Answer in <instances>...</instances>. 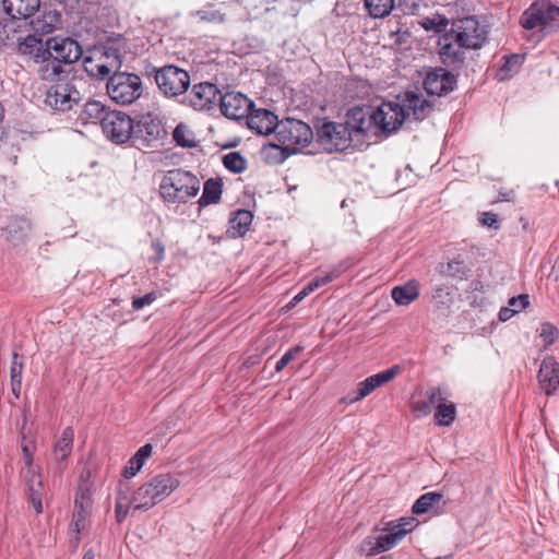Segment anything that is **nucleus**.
Masks as SVG:
<instances>
[{
  "label": "nucleus",
  "mask_w": 559,
  "mask_h": 559,
  "mask_svg": "<svg viewBox=\"0 0 559 559\" xmlns=\"http://www.w3.org/2000/svg\"><path fill=\"white\" fill-rule=\"evenodd\" d=\"M153 451V447L150 443L142 445L135 454L128 461V464L124 466L122 471V476L124 478H131L136 475L138 472L141 471L145 461L151 456Z\"/></svg>",
  "instance_id": "nucleus-34"
},
{
  "label": "nucleus",
  "mask_w": 559,
  "mask_h": 559,
  "mask_svg": "<svg viewBox=\"0 0 559 559\" xmlns=\"http://www.w3.org/2000/svg\"><path fill=\"white\" fill-rule=\"evenodd\" d=\"M456 417V407L454 403H447L441 401L436 408L435 420L439 426H450Z\"/></svg>",
  "instance_id": "nucleus-40"
},
{
  "label": "nucleus",
  "mask_w": 559,
  "mask_h": 559,
  "mask_svg": "<svg viewBox=\"0 0 559 559\" xmlns=\"http://www.w3.org/2000/svg\"><path fill=\"white\" fill-rule=\"evenodd\" d=\"M449 32L456 43L474 50L480 49L488 37L487 27L481 25L475 16L453 20Z\"/></svg>",
  "instance_id": "nucleus-5"
},
{
  "label": "nucleus",
  "mask_w": 559,
  "mask_h": 559,
  "mask_svg": "<svg viewBox=\"0 0 559 559\" xmlns=\"http://www.w3.org/2000/svg\"><path fill=\"white\" fill-rule=\"evenodd\" d=\"M201 182L190 171L176 168L168 170L162 178L158 191L167 204H183L197 197Z\"/></svg>",
  "instance_id": "nucleus-2"
},
{
  "label": "nucleus",
  "mask_w": 559,
  "mask_h": 559,
  "mask_svg": "<svg viewBox=\"0 0 559 559\" xmlns=\"http://www.w3.org/2000/svg\"><path fill=\"white\" fill-rule=\"evenodd\" d=\"M16 52L21 56H28L34 59L35 62H39V59L49 57V49H47V41L43 44L41 38L36 35H27L24 37L17 36L16 40Z\"/></svg>",
  "instance_id": "nucleus-24"
},
{
  "label": "nucleus",
  "mask_w": 559,
  "mask_h": 559,
  "mask_svg": "<svg viewBox=\"0 0 559 559\" xmlns=\"http://www.w3.org/2000/svg\"><path fill=\"white\" fill-rule=\"evenodd\" d=\"M49 57L57 59L63 64H71L79 61L83 56L81 45L70 37H51L47 40Z\"/></svg>",
  "instance_id": "nucleus-13"
},
{
  "label": "nucleus",
  "mask_w": 559,
  "mask_h": 559,
  "mask_svg": "<svg viewBox=\"0 0 559 559\" xmlns=\"http://www.w3.org/2000/svg\"><path fill=\"white\" fill-rule=\"evenodd\" d=\"M109 111L110 110L107 109L103 103L98 100H88L84 104L79 118L84 124L99 123L102 126L103 118H105Z\"/></svg>",
  "instance_id": "nucleus-32"
},
{
  "label": "nucleus",
  "mask_w": 559,
  "mask_h": 559,
  "mask_svg": "<svg viewBox=\"0 0 559 559\" xmlns=\"http://www.w3.org/2000/svg\"><path fill=\"white\" fill-rule=\"evenodd\" d=\"M557 23H559V7L549 0L533 2L520 20V24L525 29H552Z\"/></svg>",
  "instance_id": "nucleus-6"
},
{
  "label": "nucleus",
  "mask_w": 559,
  "mask_h": 559,
  "mask_svg": "<svg viewBox=\"0 0 559 559\" xmlns=\"http://www.w3.org/2000/svg\"><path fill=\"white\" fill-rule=\"evenodd\" d=\"M399 5L402 8L404 13L413 14L416 10H418L420 5V0H397Z\"/></svg>",
  "instance_id": "nucleus-58"
},
{
  "label": "nucleus",
  "mask_w": 559,
  "mask_h": 559,
  "mask_svg": "<svg viewBox=\"0 0 559 559\" xmlns=\"http://www.w3.org/2000/svg\"><path fill=\"white\" fill-rule=\"evenodd\" d=\"M391 296L399 306H408L419 296V283L416 280H411L405 285L395 286Z\"/></svg>",
  "instance_id": "nucleus-33"
},
{
  "label": "nucleus",
  "mask_w": 559,
  "mask_h": 559,
  "mask_svg": "<svg viewBox=\"0 0 559 559\" xmlns=\"http://www.w3.org/2000/svg\"><path fill=\"white\" fill-rule=\"evenodd\" d=\"M447 400V392L440 386H431L413 395L411 408L415 417L421 418L436 409L441 401Z\"/></svg>",
  "instance_id": "nucleus-16"
},
{
  "label": "nucleus",
  "mask_w": 559,
  "mask_h": 559,
  "mask_svg": "<svg viewBox=\"0 0 559 559\" xmlns=\"http://www.w3.org/2000/svg\"><path fill=\"white\" fill-rule=\"evenodd\" d=\"M152 249L156 253V257L154 258L155 262H160L164 259L165 248L164 245L158 240L152 241Z\"/></svg>",
  "instance_id": "nucleus-61"
},
{
  "label": "nucleus",
  "mask_w": 559,
  "mask_h": 559,
  "mask_svg": "<svg viewBox=\"0 0 559 559\" xmlns=\"http://www.w3.org/2000/svg\"><path fill=\"white\" fill-rule=\"evenodd\" d=\"M345 123L352 132L353 138L376 134L373 114L371 108L354 107L346 114Z\"/></svg>",
  "instance_id": "nucleus-17"
},
{
  "label": "nucleus",
  "mask_w": 559,
  "mask_h": 559,
  "mask_svg": "<svg viewBox=\"0 0 559 559\" xmlns=\"http://www.w3.org/2000/svg\"><path fill=\"white\" fill-rule=\"evenodd\" d=\"M456 84L455 76L445 69L430 70L425 80L424 87L430 95L442 96L453 91Z\"/></svg>",
  "instance_id": "nucleus-20"
},
{
  "label": "nucleus",
  "mask_w": 559,
  "mask_h": 559,
  "mask_svg": "<svg viewBox=\"0 0 559 559\" xmlns=\"http://www.w3.org/2000/svg\"><path fill=\"white\" fill-rule=\"evenodd\" d=\"M506 62L501 67V71H513L515 67L520 63V56L512 55L510 57H504Z\"/></svg>",
  "instance_id": "nucleus-60"
},
{
  "label": "nucleus",
  "mask_w": 559,
  "mask_h": 559,
  "mask_svg": "<svg viewBox=\"0 0 559 559\" xmlns=\"http://www.w3.org/2000/svg\"><path fill=\"white\" fill-rule=\"evenodd\" d=\"M442 498V493L435 491L424 493L414 502L412 512L417 515L424 514L439 503Z\"/></svg>",
  "instance_id": "nucleus-39"
},
{
  "label": "nucleus",
  "mask_w": 559,
  "mask_h": 559,
  "mask_svg": "<svg viewBox=\"0 0 559 559\" xmlns=\"http://www.w3.org/2000/svg\"><path fill=\"white\" fill-rule=\"evenodd\" d=\"M73 440L74 430L72 427H66L53 445V461L59 471H62L66 467V461L72 452Z\"/></svg>",
  "instance_id": "nucleus-28"
},
{
  "label": "nucleus",
  "mask_w": 559,
  "mask_h": 559,
  "mask_svg": "<svg viewBox=\"0 0 559 559\" xmlns=\"http://www.w3.org/2000/svg\"><path fill=\"white\" fill-rule=\"evenodd\" d=\"M90 511L83 510L81 508H75L73 511L72 522L70 525V531L72 534H74L75 542L80 540V534L85 528V521L88 516Z\"/></svg>",
  "instance_id": "nucleus-45"
},
{
  "label": "nucleus",
  "mask_w": 559,
  "mask_h": 559,
  "mask_svg": "<svg viewBox=\"0 0 559 559\" xmlns=\"http://www.w3.org/2000/svg\"><path fill=\"white\" fill-rule=\"evenodd\" d=\"M253 106L254 103L240 92H227L219 98L222 114L234 120L247 118Z\"/></svg>",
  "instance_id": "nucleus-15"
},
{
  "label": "nucleus",
  "mask_w": 559,
  "mask_h": 559,
  "mask_svg": "<svg viewBox=\"0 0 559 559\" xmlns=\"http://www.w3.org/2000/svg\"><path fill=\"white\" fill-rule=\"evenodd\" d=\"M480 221H481V224L487 227L495 228V229H497L499 227L498 226V215L492 212L483 213Z\"/></svg>",
  "instance_id": "nucleus-59"
},
{
  "label": "nucleus",
  "mask_w": 559,
  "mask_h": 559,
  "mask_svg": "<svg viewBox=\"0 0 559 559\" xmlns=\"http://www.w3.org/2000/svg\"><path fill=\"white\" fill-rule=\"evenodd\" d=\"M318 142L329 151H345L354 141L346 123L324 122L317 132Z\"/></svg>",
  "instance_id": "nucleus-10"
},
{
  "label": "nucleus",
  "mask_w": 559,
  "mask_h": 559,
  "mask_svg": "<svg viewBox=\"0 0 559 559\" xmlns=\"http://www.w3.org/2000/svg\"><path fill=\"white\" fill-rule=\"evenodd\" d=\"M180 480L170 473L153 476L141 485L133 493V509L146 511L169 497Z\"/></svg>",
  "instance_id": "nucleus-3"
},
{
  "label": "nucleus",
  "mask_w": 559,
  "mask_h": 559,
  "mask_svg": "<svg viewBox=\"0 0 559 559\" xmlns=\"http://www.w3.org/2000/svg\"><path fill=\"white\" fill-rule=\"evenodd\" d=\"M516 313V310L507 307H502L499 311V320L508 321Z\"/></svg>",
  "instance_id": "nucleus-62"
},
{
  "label": "nucleus",
  "mask_w": 559,
  "mask_h": 559,
  "mask_svg": "<svg viewBox=\"0 0 559 559\" xmlns=\"http://www.w3.org/2000/svg\"><path fill=\"white\" fill-rule=\"evenodd\" d=\"M419 24L427 32L445 33L447 26L449 25V20L444 15L436 13L431 16L423 17Z\"/></svg>",
  "instance_id": "nucleus-43"
},
{
  "label": "nucleus",
  "mask_w": 559,
  "mask_h": 559,
  "mask_svg": "<svg viewBox=\"0 0 559 559\" xmlns=\"http://www.w3.org/2000/svg\"><path fill=\"white\" fill-rule=\"evenodd\" d=\"M530 305V298L528 295L522 294L519 296H514L509 299L508 307L511 309L516 310V313L521 310L525 309Z\"/></svg>",
  "instance_id": "nucleus-54"
},
{
  "label": "nucleus",
  "mask_w": 559,
  "mask_h": 559,
  "mask_svg": "<svg viewBox=\"0 0 559 559\" xmlns=\"http://www.w3.org/2000/svg\"><path fill=\"white\" fill-rule=\"evenodd\" d=\"M32 224L24 217H12L2 228V237L10 243L16 246L22 243L29 235Z\"/></svg>",
  "instance_id": "nucleus-25"
},
{
  "label": "nucleus",
  "mask_w": 559,
  "mask_h": 559,
  "mask_svg": "<svg viewBox=\"0 0 559 559\" xmlns=\"http://www.w3.org/2000/svg\"><path fill=\"white\" fill-rule=\"evenodd\" d=\"M416 525L417 521L412 516L390 521L382 527H376L373 533L361 542L359 550L367 556L384 552L394 547L406 534L411 533Z\"/></svg>",
  "instance_id": "nucleus-1"
},
{
  "label": "nucleus",
  "mask_w": 559,
  "mask_h": 559,
  "mask_svg": "<svg viewBox=\"0 0 559 559\" xmlns=\"http://www.w3.org/2000/svg\"><path fill=\"white\" fill-rule=\"evenodd\" d=\"M222 181L219 179H209L203 187L202 195L199 200L201 206L217 203L222 195Z\"/></svg>",
  "instance_id": "nucleus-37"
},
{
  "label": "nucleus",
  "mask_w": 559,
  "mask_h": 559,
  "mask_svg": "<svg viewBox=\"0 0 559 559\" xmlns=\"http://www.w3.org/2000/svg\"><path fill=\"white\" fill-rule=\"evenodd\" d=\"M197 15L202 20L206 22H213V23H223L225 21V15L218 11H198Z\"/></svg>",
  "instance_id": "nucleus-55"
},
{
  "label": "nucleus",
  "mask_w": 559,
  "mask_h": 559,
  "mask_svg": "<svg viewBox=\"0 0 559 559\" xmlns=\"http://www.w3.org/2000/svg\"><path fill=\"white\" fill-rule=\"evenodd\" d=\"M106 90L110 99L116 104L131 105L142 95V80L138 74L116 71L109 76Z\"/></svg>",
  "instance_id": "nucleus-4"
},
{
  "label": "nucleus",
  "mask_w": 559,
  "mask_h": 559,
  "mask_svg": "<svg viewBox=\"0 0 559 559\" xmlns=\"http://www.w3.org/2000/svg\"><path fill=\"white\" fill-rule=\"evenodd\" d=\"M438 272L442 276L464 281L468 278L471 267L461 255H457L448 262L440 263L438 265Z\"/></svg>",
  "instance_id": "nucleus-30"
},
{
  "label": "nucleus",
  "mask_w": 559,
  "mask_h": 559,
  "mask_svg": "<svg viewBox=\"0 0 559 559\" xmlns=\"http://www.w3.org/2000/svg\"><path fill=\"white\" fill-rule=\"evenodd\" d=\"M450 296L448 287L440 285L432 292V300L438 304H445V298Z\"/></svg>",
  "instance_id": "nucleus-57"
},
{
  "label": "nucleus",
  "mask_w": 559,
  "mask_h": 559,
  "mask_svg": "<svg viewBox=\"0 0 559 559\" xmlns=\"http://www.w3.org/2000/svg\"><path fill=\"white\" fill-rule=\"evenodd\" d=\"M23 474L28 487L29 501L36 513L39 514L43 512L41 498L44 493V487L41 477L36 469H23Z\"/></svg>",
  "instance_id": "nucleus-29"
},
{
  "label": "nucleus",
  "mask_w": 559,
  "mask_h": 559,
  "mask_svg": "<svg viewBox=\"0 0 559 559\" xmlns=\"http://www.w3.org/2000/svg\"><path fill=\"white\" fill-rule=\"evenodd\" d=\"M302 350L301 346H294L289 348L276 362L275 371L281 372L290 361H293L297 355Z\"/></svg>",
  "instance_id": "nucleus-52"
},
{
  "label": "nucleus",
  "mask_w": 559,
  "mask_h": 559,
  "mask_svg": "<svg viewBox=\"0 0 559 559\" xmlns=\"http://www.w3.org/2000/svg\"><path fill=\"white\" fill-rule=\"evenodd\" d=\"M174 141L181 147H194L197 142L192 132L183 123H179L173 132Z\"/></svg>",
  "instance_id": "nucleus-44"
},
{
  "label": "nucleus",
  "mask_w": 559,
  "mask_h": 559,
  "mask_svg": "<svg viewBox=\"0 0 559 559\" xmlns=\"http://www.w3.org/2000/svg\"><path fill=\"white\" fill-rule=\"evenodd\" d=\"M221 91L210 82L194 84L186 96V102L195 110H210L219 102Z\"/></svg>",
  "instance_id": "nucleus-14"
},
{
  "label": "nucleus",
  "mask_w": 559,
  "mask_h": 559,
  "mask_svg": "<svg viewBox=\"0 0 559 559\" xmlns=\"http://www.w3.org/2000/svg\"><path fill=\"white\" fill-rule=\"evenodd\" d=\"M144 127H145L146 133L148 135L154 136V138H158L159 131H160L158 123H155L154 121H151L148 123H145Z\"/></svg>",
  "instance_id": "nucleus-63"
},
{
  "label": "nucleus",
  "mask_w": 559,
  "mask_h": 559,
  "mask_svg": "<svg viewBox=\"0 0 559 559\" xmlns=\"http://www.w3.org/2000/svg\"><path fill=\"white\" fill-rule=\"evenodd\" d=\"M155 300V295L150 293L142 297H136L132 301V307L134 310H140L143 307L151 305Z\"/></svg>",
  "instance_id": "nucleus-56"
},
{
  "label": "nucleus",
  "mask_w": 559,
  "mask_h": 559,
  "mask_svg": "<svg viewBox=\"0 0 559 559\" xmlns=\"http://www.w3.org/2000/svg\"><path fill=\"white\" fill-rule=\"evenodd\" d=\"M403 111L404 121L414 119L416 121L424 120L431 111L432 105L421 94L415 92H406L400 104Z\"/></svg>",
  "instance_id": "nucleus-22"
},
{
  "label": "nucleus",
  "mask_w": 559,
  "mask_h": 559,
  "mask_svg": "<svg viewBox=\"0 0 559 559\" xmlns=\"http://www.w3.org/2000/svg\"><path fill=\"white\" fill-rule=\"evenodd\" d=\"M83 66L90 75L97 79H105L111 72L105 61L100 60V58L95 60L92 57H86L83 60Z\"/></svg>",
  "instance_id": "nucleus-42"
},
{
  "label": "nucleus",
  "mask_w": 559,
  "mask_h": 559,
  "mask_svg": "<svg viewBox=\"0 0 559 559\" xmlns=\"http://www.w3.org/2000/svg\"><path fill=\"white\" fill-rule=\"evenodd\" d=\"M99 58L105 61L111 71H116L121 67L124 56L121 52L120 44L112 43L105 47Z\"/></svg>",
  "instance_id": "nucleus-38"
},
{
  "label": "nucleus",
  "mask_w": 559,
  "mask_h": 559,
  "mask_svg": "<svg viewBox=\"0 0 559 559\" xmlns=\"http://www.w3.org/2000/svg\"><path fill=\"white\" fill-rule=\"evenodd\" d=\"M22 453H23V462L25 465V469H35L33 465L34 461V452L36 450V444L34 440L22 443Z\"/></svg>",
  "instance_id": "nucleus-51"
},
{
  "label": "nucleus",
  "mask_w": 559,
  "mask_h": 559,
  "mask_svg": "<svg viewBox=\"0 0 559 559\" xmlns=\"http://www.w3.org/2000/svg\"><path fill=\"white\" fill-rule=\"evenodd\" d=\"M223 164L228 170H230L235 174L242 173L247 167L246 159L238 152H230V153L226 154L223 157Z\"/></svg>",
  "instance_id": "nucleus-46"
},
{
  "label": "nucleus",
  "mask_w": 559,
  "mask_h": 559,
  "mask_svg": "<svg viewBox=\"0 0 559 559\" xmlns=\"http://www.w3.org/2000/svg\"><path fill=\"white\" fill-rule=\"evenodd\" d=\"M24 364L23 357L19 356L17 353H13L12 362L10 368V377L11 381H22V372H23Z\"/></svg>",
  "instance_id": "nucleus-53"
},
{
  "label": "nucleus",
  "mask_w": 559,
  "mask_h": 559,
  "mask_svg": "<svg viewBox=\"0 0 559 559\" xmlns=\"http://www.w3.org/2000/svg\"><path fill=\"white\" fill-rule=\"evenodd\" d=\"M128 485L120 481L115 506L116 520L118 523H122L127 518L130 508H133V498L131 500L128 498Z\"/></svg>",
  "instance_id": "nucleus-36"
},
{
  "label": "nucleus",
  "mask_w": 559,
  "mask_h": 559,
  "mask_svg": "<svg viewBox=\"0 0 559 559\" xmlns=\"http://www.w3.org/2000/svg\"><path fill=\"white\" fill-rule=\"evenodd\" d=\"M134 120L126 112L110 110L102 121V131L115 144L127 143L133 133Z\"/></svg>",
  "instance_id": "nucleus-9"
},
{
  "label": "nucleus",
  "mask_w": 559,
  "mask_h": 559,
  "mask_svg": "<svg viewBox=\"0 0 559 559\" xmlns=\"http://www.w3.org/2000/svg\"><path fill=\"white\" fill-rule=\"evenodd\" d=\"M370 16L381 19L389 15L394 8V0H365Z\"/></svg>",
  "instance_id": "nucleus-41"
},
{
  "label": "nucleus",
  "mask_w": 559,
  "mask_h": 559,
  "mask_svg": "<svg viewBox=\"0 0 559 559\" xmlns=\"http://www.w3.org/2000/svg\"><path fill=\"white\" fill-rule=\"evenodd\" d=\"M275 136L283 150L295 151L307 146L313 133L311 128L301 120L287 118L278 122Z\"/></svg>",
  "instance_id": "nucleus-7"
},
{
  "label": "nucleus",
  "mask_w": 559,
  "mask_h": 559,
  "mask_svg": "<svg viewBox=\"0 0 559 559\" xmlns=\"http://www.w3.org/2000/svg\"><path fill=\"white\" fill-rule=\"evenodd\" d=\"M558 336V330L550 323H543L539 329V337L543 340L544 347L550 346Z\"/></svg>",
  "instance_id": "nucleus-50"
},
{
  "label": "nucleus",
  "mask_w": 559,
  "mask_h": 559,
  "mask_svg": "<svg viewBox=\"0 0 559 559\" xmlns=\"http://www.w3.org/2000/svg\"><path fill=\"white\" fill-rule=\"evenodd\" d=\"M38 75L44 81L57 82L67 76V72L61 66L62 62L52 57L39 59Z\"/></svg>",
  "instance_id": "nucleus-31"
},
{
  "label": "nucleus",
  "mask_w": 559,
  "mask_h": 559,
  "mask_svg": "<svg viewBox=\"0 0 559 559\" xmlns=\"http://www.w3.org/2000/svg\"><path fill=\"white\" fill-rule=\"evenodd\" d=\"M376 134L378 131L390 134L403 124L404 116L400 104L384 102L376 109H372Z\"/></svg>",
  "instance_id": "nucleus-11"
},
{
  "label": "nucleus",
  "mask_w": 559,
  "mask_h": 559,
  "mask_svg": "<svg viewBox=\"0 0 559 559\" xmlns=\"http://www.w3.org/2000/svg\"><path fill=\"white\" fill-rule=\"evenodd\" d=\"M253 215L250 211L238 210L229 219V233L233 237L243 236L252 223Z\"/></svg>",
  "instance_id": "nucleus-35"
},
{
  "label": "nucleus",
  "mask_w": 559,
  "mask_h": 559,
  "mask_svg": "<svg viewBox=\"0 0 559 559\" xmlns=\"http://www.w3.org/2000/svg\"><path fill=\"white\" fill-rule=\"evenodd\" d=\"M91 502H92V491H91V489L86 485H81L78 488V491H76V495H75L74 507L90 511Z\"/></svg>",
  "instance_id": "nucleus-49"
},
{
  "label": "nucleus",
  "mask_w": 559,
  "mask_h": 559,
  "mask_svg": "<svg viewBox=\"0 0 559 559\" xmlns=\"http://www.w3.org/2000/svg\"><path fill=\"white\" fill-rule=\"evenodd\" d=\"M80 93L69 83L52 85L46 93L45 104L57 111H69L79 102Z\"/></svg>",
  "instance_id": "nucleus-12"
},
{
  "label": "nucleus",
  "mask_w": 559,
  "mask_h": 559,
  "mask_svg": "<svg viewBox=\"0 0 559 559\" xmlns=\"http://www.w3.org/2000/svg\"><path fill=\"white\" fill-rule=\"evenodd\" d=\"M340 274L341 270L338 267H332L328 271H323L309 282V289L316 290L337 278Z\"/></svg>",
  "instance_id": "nucleus-47"
},
{
  "label": "nucleus",
  "mask_w": 559,
  "mask_h": 559,
  "mask_svg": "<svg viewBox=\"0 0 559 559\" xmlns=\"http://www.w3.org/2000/svg\"><path fill=\"white\" fill-rule=\"evenodd\" d=\"M278 122L277 116L265 108L253 107L247 116L248 127L262 135L275 133Z\"/></svg>",
  "instance_id": "nucleus-23"
},
{
  "label": "nucleus",
  "mask_w": 559,
  "mask_h": 559,
  "mask_svg": "<svg viewBox=\"0 0 559 559\" xmlns=\"http://www.w3.org/2000/svg\"><path fill=\"white\" fill-rule=\"evenodd\" d=\"M314 292L313 289H309V283L293 298L292 304L296 305L300 302L305 297Z\"/></svg>",
  "instance_id": "nucleus-64"
},
{
  "label": "nucleus",
  "mask_w": 559,
  "mask_h": 559,
  "mask_svg": "<svg viewBox=\"0 0 559 559\" xmlns=\"http://www.w3.org/2000/svg\"><path fill=\"white\" fill-rule=\"evenodd\" d=\"M400 372L399 366H393L379 373L372 374L357 384L354 396H348L349 403H355L368 396L377 388H380L388 382L392 381Z\"/></svg>",
  "instance_id": "nucleus-19"
},
{
  "label": "nucleus",
  "mask_w": 559,
  "mask_h": 559,
  "mask_svg": "<svg viewBox=\"0 0 559 559\" xmlns=\"http://www.w3.org/2000/svg\"><path fill=\"white\" fill-rule=\"evenodd\" d=\"M17 38L16 29L12 23L0 22V48L11 47Z\"/></svg>",
  "instance_id": "nucleus-48"
},
{
  "label": "nucleus",
  "mask_w": 559,
  "mask_h": 559,
  "mask_svg": "<svg viewBox=\"0 0 559 559\" xmlns=\"http://www.w3.org/2000/svg\"><path fill=\"white\" fill-rule=\"evenodd\" d=\"M439 55L442 62L453 69L461 68L465 60V46L451 38V33L445 32L438 40Z\"/></svg>",
  "instance_id": "nucleus-18"
},
{
  "label": "nucleus",
  "mask_w": 559,
  "mask_h": 559,
  "mask_svg": "<svg viewBox=\"0 0 559 559\" xmlns=\"http://www.w3.org/2000/svg\"><path fill=\"white\" fill-rule=\"evenodd\" d=\"M37 15L31 21L33 31L37 34L45 35L51 33L60 22V14L57 10L47 5H40L36 11Z\"/></svg>",
  "instance_id": "nucleus-26"
},
{
  "label": "nucleus",
  "mask_w": 559,
  "mask_h": 559,
  "mask_svg": "<svg viewBox=\"0 0 559 559\" xmlns=\"http://www.w3.org/2000/svg\"><path fill=\"white\" fill-rule=\"evenodd\" d=\"M538 386L547 396L559 388V364L554 356H546L537 373Z\"/></svg>",
  "instance_id": "nucleus-21"
},
{
  "label": "nucleus",
  "mask_w": 559,
  "mask_h": 559,
  "mask_svg": "<svg viewBox=\"0 0 559 559\" xmlns=\"http://www.w3.org/2000/svg\"><path fill=\"white\" fill-rule=\"evenodd\" d=\"M155 82L165 96L176 97L187 92L190 85V75L178 67L165 66L156 70Z\"/></svg>",
  "instance_id": "nucleus-8"
},
{
  "label": "nucleus",
  "mask_w": 559,
  "mask_h": 559,
  "mask_svg": "<svg viewBox=\"0 0 559 559\" xmlns=\"http://www.w3.org/2000/svg\"><path fill=\"white\" fill-rule=\"evenodd\" d=\"M4 12L12 19L27 20L40 8V0H2Z\"/></svg>",
  "instance_id": "nucleus-27"
}]
</instances>
